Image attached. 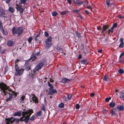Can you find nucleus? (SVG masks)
Wrapping results in <instances>:
<instances>
[{
  "mask_svg": "<svg viewBox=\"0 0 124 124\" xmlns=\"http://www.w3.org/2000/svg\"><path fill=\"white\" fill-rule=\"evenodd\" d=\"M0 88L4 93V95L6 96L8 94L9 95L8 98L7 99L6 101H10L13 98V95L15 94V93L12 91L11 89L4 83L2 82L0 83Z\"/></svg>",
  "mask_w": 124,
  "mask_h": 124,
  "instance_id": "1",
  "label": "nucleus"
},
{
  "mask_svg": "<svg viewBox=\"0 0 124 124\" xmlns=\"http://www.w3.org/2000/svg\"><path fill=\"white\" fill-rule=\"evenodd\" d=\"M33 113V110L31 109L23 112L22 113L23 117L20 118V120L22 121H24L26 123H28V120L29 119V117Z\"/></svg>",
  "mask_w": 124,
  "mask_h": 124,
  "instance_id": "2",
  "label": "nucleus"
},
{
  "mask_svg": "<svg viewBox=\"0 0 124 124\" xmlns=\"http://www.w3.org/2000/svg\"><path fill=\"white\" fill-rule=\"evenodd\" d=\"M12 31L14 35H16V34H17V36H18L23 32V30L21 27H19L16 28L15 27H14L13 28Z\"/></svg>",
  "mask_w": 124,
  "mask_h": 124,
  "instance_id": "3",
  "label": "nucleus"
},
{
  "mask_svg": "<svg viewBox=\"0 0 124 124\" xmlns=\"http://www.w3.org/2000/svg\"><path fill=\"white\" fill-rule=\"evenodd\" d=\"M43 65V62L41 63L38 64L34 69L33 71H32L31 73H30L29 74V76L32 78H34V75L35 74V72L40 69Z\"/></svg>",
  "mask_w": 124,
  "mask_h": 124,
  "instance_id": "4",
  "label": "nucleus"
},
{
  "mask_svg": "<svg viewBox=\"0 0 124 124\" xmlns=\"http://www.w3.org/2000/svg\"><path fill=\"white\" fill-rule=\"evenodd\" d=\"M16 121L17 122H18L19 120L16 119L14 117H11L10 118H6L5 120L6 124H12L14 121Z\"/></svg>",
  "mask_w": 124,
  "mask_h": 124,
  "instance_id": "5",
  "label": "nucleus"
},
{
  "mask_svg": "<svg viewBox=\"0 0 124 124\" xmlns=\"http://www.w3.org/2000/svg\"><path fill=\"white\" fill-rule=\"evenodd\" d=\"M52 37L51 36L48 37L47 39L46 40L45 44L46 48L48 49L50 47L51 45V40Z\"/></svg>",
  "mask_w": 124,
  "mask_h": 124,
  "instance_id": "6",
  "label": "nucleus"
},
{
  "mask_svg": "<svg viewBox=\"0 0 124 124\" xmlns=\"http://www.w3.org/2000/svg\"><path fill=\"white\" fill-rule=\"evenodd\" d=\"M30 98H31V99L33 101V102L34 101L35 103L37 102L38 103V100L37 98L36 97L35 95L33 94H31V95H29Z\"/></svg>",
  "mask_w": 124,
  "mask_h": 124,
  "instance_id": "7",
  "label": "nucleus"
},
{
  "mask_svg": "<svg viewBox=\"0 0 124 124\" xmlns=\"http://www.w3.org/2000/svg\"><path fill=\"white\" fill-rule=\"evenodd\" d=\"M0 29L1 31V32L4 35H6L8 34V32L7 31H4L3 26L2 25V23L0 21Z\"/></svg>",
  "mask_w": 124,
  "mask_h": 124,
  "instance_id": "8",
  "label": "nucleus"
},
{
  "mask_svg": "<svg viewBox=\"0 0 124 124\" xmlns=\"http://www.w3.org/2000/svg\"><path fill=\"white\" fill-rule=\"evenodd\" d=\"M57 91L56 90L54 89H50L48 91V94L49 95H52L54 93H56Z\"/></svg>",
  "mask_w": 124,
  "mask_h": 124,
  "instance_id": "9",
  "label": "nucleus"
},
{
  "mask_svg": "<svg viewBox=\"0 0 124 124\" xmlns=\"http://www.w3.org/2000/svg\"><path fill=\"white\" fill-rule=\"evenodd\" d=\"M117 110L116 109L113 108L112 109L111 111V116H115L116 115V112Z\"/></svg>",
  "mask_w": 124,
  "mask_h": 124,
  "instance_id": "10",
  "label": "nucleus"
},
{
  "mask_svg": "<svg viewBox=\"0 0 124 124\" xmlns=\"http://www.w3.org/2000/svg\"><path fill=\"white\" fill-rule=\"evenodd\" d=\"M23 70L22 69H20L16 72L15 74L16 76L21 75L23 73Z\"/></svg>",
  "mask_w": 124,
  "mask_h": 124,
  "instance_id": "11",
  "label": "nucleus"
},
{
  "mask_svg": "<svg viewBox=\"0 0 124 124\" xmlns=\"http://www.w3.org/2000/svg\"><path fill=\"white\" fill-rule=\"evenodd\" d=\"M124 39L122 38H120L119 39L120 44L119 45V47L121 48L123 47L124 45V43L123 42Z\"/></svg>",
  "mask_w": 124,
  "mask_h": 124,
  "instance_id": "12",
  "label": "nucleus"
},
{
  "mask_svg": "<svg viewBox=\"0 0 124 124\" xmlns=\"http://www.w3.org/2000/svg\"><path fill=\"white\" fill-rule=\"evenodd\" d=\"M5 12L4 10L3 9L0 8V16H5Z\"/></svg>",
  "mask_w": 124,
  "mask_h": 124,
  "instance_id": "13",
  "label": "nucleus"
},
{
  "mask_svg": "<svg viewBox=\"0 0 124 124\" xmlns=\"http://www.w3.org/2000/svg\"><path fill=\"white\" fill-rule=\"evenodd\" d=\"M73 2L76 4L80 6L84 2H79V0H72Z\"/></svg>",
  "mask_w": 124,
  "mask_h": 124,
  "instance_id": "14",
  "label": "nucleus"
},
{
  "mask_svg": "<svg viewBox=\"0 0 124 124\" xmlns=\"http://www.w3.org/2000/svg\"><path fill=\"white\" fill-rule=\"evenodd\" d=\"M71 80V79H69L66 78H64L62 80V82L63 83H67Z\"/></svg>",
  "mask_w": 124,
  "mask_h": 124,
  "instance_id": "15",
  "label": "nucleus"
},
{
  "mask_svg": "<svg viewBox=\"0 0 124 124\" xmlns=\"http://www.w3.org/2000/svg\"><path fill=\"white\" fill-rule=\"evenodd\" d=\"M120 98L121 100L124 101V93L120 92Z\"/></svg>",
  "mask_w": 124,
  "mask_h": 124,
  "instance_id": "16",
  "label": "nucleus"
},
{
  "mask_svg": "<svg viewBox=\"0 0 124 124\" xmlns=\"http://www.w3.org/2000/svg\"><path fill=\"white\" fill-rule=\"evenodd\" d=\"M8 10L11 13H13L15 11V9L14 8L12 7H9Z\"/></svg>",
  "mask_w": 124,
  "mask_h": 124,
  "instance_id": "17",
  "label": "nucleus"
},
{
  "mask_svg": "<svg viewBox=\"0 0 124 124\" xmlns=\"http://www.w3.org/2000/svg\"><path fill=\"white\" fill-rule=\"evenodd\" d=\"M108 28V27L106 25H103L102 27V30L101 31L102 33H103L104 31L107 28Z\"/></svg>",
  "mask_w": 124,
  "mask_h": 124,
  "instance_id": "18",
  "label": "nucleus"
},
{
  "mask_svg": "<svg viewBox=\"0 0 124 124\" xmlns=\"http://www.w3.org/2000/svg\"><path fill=\"white\" fill-rule=\"evenodd\" d=\"M14 43L12 41H8L7 44L9 46H11L14 44Z\"/></svg>",
  "mask_w": 124,
  "mask_h": 124,
  "instance_id": "19",
  "label": "nucleus"
},
{
  "mask_svg": "<svg viewBox=\"0 0 124 124\" xmlns=\"http://www.w3.org/2000/svg\"><path fill=\"white\" fill-rule=\"evenodd\" d=\"M111 0H106V3L108 7L109 6L111 5L112 3L111 2Z\"/></svg>",
  "mask_w": 124,
  "mask_h": 124,
  "instance_id": "20",
  "label": "nucleus"
},
{
  "mask_svg": "<svg viewBox=\"0 0 124 124\" xmlns=\"http://www.w3.org/2000/svg\"><path fill=\"white\" fill-rule=\"evenodd\" d=\"M21 113L20 112H17L14 113V116H19L21 115Z\"/></svg>",
  "mask_w": 124,
  "mask_h": 124,
  "instance_id": "21",
  "label": "nucleus"
},
{
  "mask_svg": "<svg viewBox=\"0 0 124 124\" xmlns=\"http://www.w3.org/2000/svg\"><path fill=\"white\" fill-rule=\"evenodd\" d=\"M22 6L19 5H18L16 4V8L17 11L20 10V9L21 8Z\"/></svg>",
  "mask_w": 124,
  "mask_h": 124,
  "instance_id": "22",
  "label": "nucleus"
},
{
  "mask_svg": "<svg viewBox=\"0 0 124 124\" xmlns=\"http://www.w3.org/2000/svg\"><path fill=\"white\" fill-rule=\"evenodd\" d=\"M103 79L104 80L107 81L109 80V79L108 78V76L107 75H105L103 77Z\"/></svg>",
  "mask_w": 124,
  "mask_h": 124,
  "instance_id": "23",
  "label": "nucleus"
},
{
  "mask_svg": "<svg viewBox=\"0 0 124 124\" xmlns=\"http://www.w3.org/2000/svg\"><path fill=\"white\" fill-rule=\"evenodd\" d=\"M81 62L82 64H87V62L86 60H83L81 61Z\"/></svg>",
  "mask_w": 124,
  "mask_h": 124,
  "instance_id": "24",
  "label": "nucleus"
},
{
  "mask_svg": "<svg viewBox=\"0 0 124 124\" xmlns=\"http://www.w3.org/2000/svg\"><path fill=\"white\" fill-rule=\"evenodd\" d=\"M59 52L60 54H64L65 55V53H64L63 50L62 49L60 48L59 49Z\"/></svg>",
  "mask_w": 124,
  "mask_h": 124,
  "instance_id": "25",
  "label": "nucleus"
},
{
  "mask_svg": "<svg viewBox=\"0 0 124 124\" xmlns=\"http://www.w3.org/2000/svg\"><path fill=\"white\" fill-rule=\"evenodd\" d=\"M72 10L73 11V12L77 14H78L79 12H80V10L79 9H76V10H73L72 9Z\"/></svg>",
  "mask_w": 124,
  "mask_h": 124,
  "instance_id": "26",
  "label": "nucleus"
},
{
  "mask_svg": "<svg viewBox=\"0 0 124 124\" xmlns=\"http://www.w3.org/2000/svg\"><path fill=\"white\" fill-rule=\"evenodd\" d=\"M68 13L67 11H63L60 12V14L61 15H65L66 13Z\"/></svg>",
  "mask_w": 124,
  "mask_h": 124,
  "instance_id": "27",
  "label": "nucleus"
},
{
  "mask_svg": "<svg viewBox=\"0 0 124 124\" xmlns=\"http://www.w3.org/2000/svg\"><path fill=\"white\" fill-rule=\"evenodd\" d=\"M109 106L111 107H113L115 106V104L114 102H111L109 104Z\"/></svg>",
  "mask_w": 124,
  "mask_h": 124,
  "instance_id": "28",
  "label": "nucleus"
},
{
  "mask_svg": "<svg viewBox=\"0 0 124 124\" xmlns=\"http://www.w3.org/2000/svg\"><path fill=\"white\" fill-rule=\"evenodd\" d=\"M117 108V109L120 110H123L124 108L123 106H118Z\"/></svg>",
  "mask_w": 124,
  "mask_h": 124,
  "instance_id": "29",
  "label": "nucleus"
},
{
  "mask_svg": "<svg viewBox=\"0 0 124 124\" xmlns=\"http://www.w3.org/2000/svg\"><path fill=\"white\" fill-rule=\"evenodd\" d=\"M42 111H40L38 112L37 113L36 115V116H40L42 113Z\"/></svg>",
  "mask_w": 124,
  "mask_h": 124,
  "instance_id": "30",
  "label": "nucleus"
},
{
  "mask_svg": "<svg viewBox=\"0 0 124 124\" xmlns=\"http://www.w3.org/2000/svg\"><path fill=\"white\" fill-rule=\"evenodd\" d=\"M48 86L50 87V88L49 89V90L50 89H52L53 88V85L50 83L49 82H48Z\"/></svg>",
  "mask_w": 124,
  "mask_h": 124,
  "instance_id": "31",
  "label": "nucleus"
},
{
  "mask_svg": "<svg viewBox=\"0 0 124 124\" xmlns=\"http://www.w3.org/2000/svg\"><path fill=\"white\" fill-rule=\"evenodd\" d=\"M25 97V96H23L22 97H21L20 99V101L21 102H23V100H24V99Z\"/></svg>",
  "mask_w": 124,
  "mask_h": 124,
  "instance_id": "32",
  "label": "nucleus"
},
{
  "mask_svg": "<svg viewBox=\"0 0 124 124\" xmlns=\"http://www.w3.org/2000/svg\"><path fill=\"white\" fill-rule=\"evenodd\" d=\"M58 106L60 108H62L64 106V104L63 103H61L59 104Z\"/></svg>",
  "mask_w": 124,
  "mask_h": 124,
  "instance_id": "33",
  "label": "nucleus"
},
{
  "mask_svg": "<svg viewBox=\"0 0 124 124\" xmlns=\"http://www.w3.org/2000/svg\"><path fill=\"white\" fill-rule=\"evenodd\" d=\"M57 14V13L56 11H53L52 13V15L53 16H55Z\"/></svg>",
  "mask_w": 124,
  "mask_h": 124,
  "instance_id": "34",
  "label": "nucleus"
},
{
  "mask_svg": "<svg viewBox=\"0 0 124 124\" xmlns=\"http://www.w3.org/2000/svg\"><path fill=\"white\" fill-rule=\"evenodd\" d=\"M15 68L16 70V71H17L20 69L18 67V66L16 64L15 65Z\"/></svg>",
  "mask_w": 124,
  "mask_h": 124,
  "instance_id": "35",
  "label": "nucleus"
},
{
  "mask_svg": "<svg viewBox=\"0 0 124 124\" xmlns=\"http://www.w3.org/2000/svg\"><path fill=\"white\" fill-rule=\"evenodd\" d=\"M32 38L31 37H29L28 39V41L29 43H31L32 40Z\"/></svg>",
  "mask_w": 124,
  "mask_h": 124,
  "instance_id": "36",
  "label": "nucleus"
},
{
  "mask_svg": "<svg viewBox=\"0 0 124 124\" xmlns=\"http://www.w3.org/2000/svg\"><path fill=\"white\" fill-rule=\"evenodd\" d=\"M108 34H109L110 32L112 33L113 32V28L112 27L111 29L108 30Z\"/></svg>",
  "mask_w": 124,
  "mask_h": 124,
  "instance_id": "37",
  "label": "nucleus"
},
{
  "mask_svg": "<svg viewBox=\"0 0 124 124\" xmlns=\"http://www.w3.org/2000/svg\"><path fill=\"white\" fill-rule=\"evenodd\" d=\"M26 0H21V2L20 3H19V4H21L22 3H25L26 2Z\"/></svg>",
  "mask_w": 124,
  "mask_h": 124,
  "instance_id": "38",
  "label": "nucleus"
},
{
  "mask_svg": "<svg viewBox=\"0 0 124 124\" xmlns=\"http://www.w3.org/2000/svg\"><path fill=\"white\" fill-rule=\"evenodd\" d=\"M117 26V23H114L112 27L113 28H116V27Z\"/></svg>",
  "mask_w": 124,
  "mask_h": 124,
  "instance_id": "39",
  "label": "nucleus"
},
{
  "mask_svg": "<svg viewBox=\"0 0 124 124\" xmlns=\"http://www.w3.org/2000/svg\"><path fill=\"white\" fill-rule=\"evenodd\" d=\"M118 72L120 73H124V70L122 69H120L118 70Z\"/></svg>",
  "mask_w": 124,
  "mask_h": 124,
  "instance_id": "40",
  "label": "nucleus"
},
{
  "mask_svg": "<svg viewBox=\"0 0 124 124\" xmlns=\"http://www.w3.org/2000/svg\"><path fill=\"white\" fill-rule=\"evenodd\" d=\"M24 9L23 8H21L20 10V14H22L24 11Z\"/></svg>",
  "mask_w": 124,
  "mask_h": 124,
  "instance_id": "41",
  "label": "nucleus"
},
{
  "mask_svg": "<svg viewBox=\"0 0 124 124\" xmlns=\"http://www.w3.org/2000/svg\"><path fill=\"white\" fill-rule=\"evenodd\" d=\"M124 55V53H121L119 56V59L120 60H121V58Z\"/></svg>",
  "mask_w": 124,
  "mask_h": 124,
  "instance_id": "42",
  "label": "nucleus"
},
{
  "mask_svg": "<svg viewBox=\"0 0 124 124\" xmlns=\"http://www.w3.org/2000/svg\"><path fill=\"white\" fill-rule=\"evenodd\" d=\"M111 99V97H109V98H106L105 99V101L106 102H107L108 101Z\"/></svg>",
  "mask_w": 124,
  "mask_h": 124,
  "instance_id": "43",
  "label": "nucleus"
},
{
  "mask_svg": "<svg viewBox=\"0 0 124 124\" xmlns=\"http://www.w3.org/2000/svg\"><path fill=\"white\" fill-rule=\"evenodd\" d=\"M35 116H32L30 118V119L31 121H33L34 119Z\"/></svg>",
  "mask_w": 124,
  "mask_h": 124,
  "instance_id": "44",
  "label": "nucleus"
},
{
  "mask_svg": "<svg viewBox=\"0 0 124 124\" xmlns=\"http://www.w3.org/2000/svg\"><path fill=\"white\" fill-rule=\"evenodd\" d=\"M72 95L71 94H69L68 96V99L70 100L71 99Z\"/></svg>",
  "mask_w": 124,
  "mask_h": 124,
  "instance_id": "45",
  "label": "nucleus"
},
{
  "mask_svg": "<svg viewBox=\"0 0 124 124\" xmlns=\"http://www.w3.org/2000/svg\"><path fill=\"white\" fill-rule=\"evenodd\" d=\"M30 69V66H26V70H29Z\"/></svg>",
  "mask_w": 124,
  "mask_h": 124,
  "instance_id": "46",
  "label": "nucleus"
},
{
  "mask_svg": "<svg viewBox=\"0 0 124 124\" xmlns=\"http://www.w3.org/2000/svg\"><path fill=\"white\" fill-rule=\"evenodd\" d=\"M76 34L77 37L78 38H80V34L78 32H77L76 33Z\"/></svg>",
  "mask_w": 124,
  "mask_h": 124,
  "instance_id": "47",
  "label": "nucleus"
},
{
  "mask_svg": "<svg viewBox=\"0 0 124 124\" xmlns=\"http://www.w3.org/2000/svg\"><path fill=\"white\" fill-rule=\"evenodd\" d=\"M80 108V106L78 104H77L76 105V109H78Z\"/></svg>",
  "mask_w": 124,
  "mask_h": 124,
  "instance_id": "48",
  "label": "nucleus"
},
{
  "mask_svg": "<svg viewBox=\"0 0 124 124\" xmlns=\"http://www.w3.org/2000/svg\"><path fill=\"white\" fill-rule=\"evenodd\" d=\"M118 17L120 18H122L124 17V16H122L120 15H119L118 16Z\"/></svg>",
  "mask_w": 124,
  "mask_h": 124,
  "instance_id": "49",
  "label": "nucleus"
},
{
  "mask_svg": "<svg viewBox=\"0 0 124 124\" xmlns=\"http://www.w3.org/2000/svg\"><path fill=\"white\" fill-rule=\"evenodd\" d=\"M33 58H34V59H35V57L34 55V54H32L31 56V59H32Z\"/></svg>",
  "mask_w": 124,
  "mask_h": 124,
  "instance_id": "50",
  "label": "nucleus"
},
{
  "mask_svg": "<svg viewBox=\"0 0 124 124\" xmlns=\"http://www.w3.org/2000/svg\"><path fill=\"white\" fill-rule=\"evenodd\" d=\"M5 51V49H3L2 50H0V52L2 54H3L4 53Z\"/></svg>",
  "mask_w": 124,
  "mask_h": 124,
  "instance_id": "51",
  "label": "nucleus"
},
{
  "mask_svg": "<svg viewBox=\"0 0 124 124\" xmlns=\"http://www.w3.org/2000/svg\"><path fill=\"white\" fill-rule=\"evenodd\" d=\"M86 8L87 9H90L91 10H92V8L90 6H87L86 7Z\"/></svg>",
  "mask_w": 124,
  "mask_h": 124,
  "instance_id": "52",
  "label": "nucleus"
},
{
  "mask_svg": "<svg viewBox=\"0 0 124 124\" xmlns=\"http://www.w3.org/2000/svg\"><path fill=\"white\" fill-rule=\"evenodd\" d=\"M45 36L46 37H47L48 36V34L47 32H45Z\"/></svg>",
  "mask_w": 124,
  "mask_h": 124,
  "instance_id": "53",
  "label": "nucleus"
},
{
  "mask_svg": "<svg viewBox=\"0 0 124 124\" xmlns=\"http://www.w3.org/2000/svg\"><path fill=\"white\" fill-rule=\"evenodd\" d=\"M68 2L70 4H71V0H67Z\"/></svg>",
  "mask_w": 124,
  "mask_h": 124,
  "instance_id": "54",
  "label": "nucleus"
},
{
  "mask_svg": "<svg viewBox=\"0 0 124 124\" xmlns=\"http://www.w3.org/2000/svg\"><path fill=\"white\" fill-rule=\"evenodd\" d=\"M90 96L91 97H93L94 96V94L93 93H92L90 94Z\"/></svg>",
  "mask_w": 124,
  "mask_h": 124,
  "instance_id": "55",
  "label": "nucleus"
},
{
  "mask_svg": "<svg viewBox=\"0 0 124 124\" xmlns=\"http://www.w3.org/2000/svg\"><path fill=\"white\" fill-rule=\"evenodd\" d=\"M85 13L87 14H88L89 13V12H88L87 10H85Z\"/></svg>",
  "mask_w": 124,
  "mask_h": 124,
  "instance_id": "56",
  "label": "nucleus"
},
{
  "mask_svg": "<svg viewBox=\"0 0 124 124\" xmlns=\"http://www.w3.org/2000/svg\"><path fill=\"white\" fill-rule=\"evenodd\" d=\"M10 1V0H6V3H8Z\"/></svg>",
  "mask_w": 124,
  "mask_h": 124,
  "instance_id": "57",
  "label": "nucleus"
},
{
  "mask_svg": "<svg viewBox=\"0 0 124 124\" xmlns=\"http://www.w3.org/2000/svg\"><path fill=\"white\" fill-rule=\"evenodd\" d=\"M102 51L101 49H100L98 51V52L99 53H101Z\"/></svg>",
  "mask_w": 124,
  "mask_h": 124,
  "instance_id": "58",
  "label": "nucleus"
},
{
  "mask_svg": "<svg viewBox=\"0 0 124 124\" xmlns=\"http://www.w3.org/2000/svg\"><path fill=\"white\" fill-rule=\"evenodd\" d=\"M45 108L44 106H43V108H42V110L43 111H45Z\"/></svg>",
  "mask_w": 124,
  "mask_h": 124,
  "instance_id": "59",
  "label": "nucleus"
},
{
  "mask_svg": "<svg viewBox=\"0 0 124 124\" xmlns=\"http://www.w3.org/2000/svg\"><path fill=\"white\" fill-rule=\"evenodd\" d=\"M83 2H84L83 3H85V4H88V2H86V1H83Z\"/></svg>",
  "mask_w": 124,
  "mask_h": 124,
  "instance_id": "60",
  "label": "nucleus"
},
{
  "mask_svg": "<svg viewBox=\"0 0 124 124\" xmlns=\"http://www.w3.org/2000/svg\"><path fill=\"white\" fill-rule=\"evenodd\" d=\"M79 17H80V18L81 19H83V17L82 16L80 15H79Z\"/></svg>",
  "mask_w": 124,
  "mask_h": 124,
  "instance_id": "61",
  "label": "nucleus"
},
{
  "mask_svg": "<svg viewBox=\"0 0 124 124\" xmlns=\"http://www.w3.org/2000/svg\"><path fill=\"white\" fill-rule=\"evenodd\" d=\"M50 82H53V79L52 78H51L50 79Z\"/></svg>",
  "mask_w": 124,
  "mask_h": 124,
  "instance_id": "62",
  "label": "nucleus"
},
{
  "mask_svg": "<svg viewBox=\"0 0 124 124\" xmlns=\"http://www.w3.org/2000/svg\"><path fill=\"white\" fill-rule=\"evenodd\" d=\"M107 111V110L105 109V110H103V112H106Z\"/></svg>",
  "mask_w": 124,
  "mask_h": 124,
  "instance_id": "63",
  "label": "nucleus"
},
{
  "mask_svg": "<svg viewBox=\"0 0 124 124\" xmlns=\"http://www.w3.org/2000/svg\"><path fill=\"white\" fill-rule=\"evenodd\" d=\"M40 54V53H39V52H37V53H36V54L37 55H39Z\"/></svg>",
  "mask_w": 124,
  "mask_h": 124,
  "instance_id": "64",
  "label": "nucleus"
}]
</instances>
